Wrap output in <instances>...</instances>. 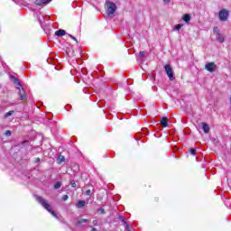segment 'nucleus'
<instances>
[{
    "mask_svg": "<svg viewBox=\"0 0 231 231\" xmlns=\"http://www.w3.org/2000/svg\"><path fill=\"white\" fill-rule=\"evenodd\" d=\"M34 198L36 199V201H38V203H41L42 207H43V208L47 209L48 212H50V214H51V216H53L54 217H57V213H55V211H53V209L51 208V206L46 201V199H44V198L39 196V195H34Z\"/></svg>",
    "mask_w": 231,
    "mask_h": 231,
    "instance_id": "f257e3e1",
    "label": "nucleus"
},
{
    "mask_svg": "<svg viewBox=\"0 0 231 231\" xmlns=\"http://www.w3.org/2000/svg\"><path fill=\"white\" fill-rule=\"evenodd\" d=\"M228 17H230V12L226 9H222L218 12V18L221 23H226L228 21Z\"/></svg>",
    "mask_w": 231,
    "mask_h": 231,
    "instance_id": "f03ea898",
    "label": "nucleus"
},
{
    "mask_svg": "<svg viewBox=\"0 0 231 231\" xmlns=\"http://www.w3.org/2000/svg\"><path fill=\"white\" fill-rule=\"evenodd\" d=\"M106 5L107 6V14L108 15H113L115 12H116V4L113 2L106 1Z\"/></svg>",
    "mask_w": 231,
    "mask_h": 231,
    "instance_id": "7ed1b4c3",
    "label": "nucleus"
},
{
    "mask_svg": "<svg viewBox=\"0 0 231 231\" xmlns=\"http://www.w3.org/2000/svg\"><path fill=\"white\" fill-rule=\"evenodd\" d=\"M164 69L166 71V75H168L170 80H174V72L172 71V68L171 64H166L164 66Z\"/></svg>",
    "mask_w": 231,
    "mask_h": 231,
    "instance_id": "20e7f679",
    "label": "nucleus"
},
{
    "mask_svg": "<svg viewBox=\"0 0 231 231\" xmlns=\"http://www.w3.org/2000/svg\"><path fill=\"white\" fill-rule=\"evenodd\" d=\"M205 68H206L207 71H209V73H214V71H216V68H217V66L214 62H209V63L206 64Z\"/></svg>",
    "mask_w": 231,
    "mask_h": 231,
    "instance_id": "39448f33",
    "label": "nucleus"
},
{
    "mask_svg": "<svg viewBox=\"0 0 231 231\" xmlns=\"http://www.w3.org/2000/svg\"><path fill=\"white\" fill-rule=\"evenodd\" d=\"M49 3H51V0H35V5L38 6H46Z\"/></svg>",
    "mask_w": 231,
    "mask_h": 231,
    "instance_id": "423d86ee",
    "label": "nucleus"
},
{
    "mask_svg": "<svg viewBox=\"0 0 231 231\" xmlns=\"http://www.w3.org/2000/svg\"><path fill=\"white\" fill-rule=\"evenodd\" d=\"M201 129L204 131V133L207 134L210 133V126L207 123H201Z\"/></svg>",
    "mask_w": 231,
    "mask_h": 231,
    "instance_id": "0eeeda50",
    "label": "nucleus"
},
{
    "mask_svg": "<svg viewBox=\"0 0 231 231\" xmlns=\"http://www.w3.org/2000/svg\"><path fill=\"white\" fill-rule=\"evenodd\" d=\"M13 82L14 84H16V86H18L16 87V89H21L22 88L23 91H24V88H23V85H21V81H19V79L14 78V79H13Z\"/></svg>",
    "mask_w": 231,
    "mask_h": 231,
    "instance_id": "6e6552de",
    "label": "nucleus"
},
{
    "mask_svg": "<svg viewBox=\"0 0 231 231\" xmlns=\"http://www.w3.org/2000/svg\"><path fill=\"white\" fill-rule=\"evenodd\" d=\"M55 35L57 37H63V35H66V31H64L63 29H60L55 32Z\"/></svg>",
    "mask_w": 231,
    "mask_h": 231,
    "instance_id": "1a4fd4ad",
    "label": "nucleus"
},
{
    "mask_svg": "<svg viewBox=\"0 0 231 231\" xmlns=\"http://www.w3.org/2000/svg\"><path fill=\"white\" fill-rule=\"evenodd\" d=\"M169 119L167 117H162L161 119V124L162 125V127H168L169 126Z\"/></svg>",
    "mask_w": 231,
    "mask_h": 231,
    "instance_id": "9d476101",
    "label": "nucleus"
},
{
    "mask_svg": "<svg viewBox=\"0 0 231 231\" xmlns=\"http://www.w3.org/2000/svg\"><path fill=\"white\" fill-rule=\"evenodd\" d=\"M190 19H192V17L190 16L189 14H185L182 16V20L184 21V23H190Z\"/></svg>",
    "mask_w": 231,
    "mask_h": 231,
    "instance_id": "9b49d317",
    "label": "nucleus"
},
{
    "mask_svg": "<svg viewBox=\"0 0 231 231\" xmlns=\"http://www.w3.org/2000/svg\"><path fill=\"white\" fill-rule=\"evenodd\" d=\"M216 39L218 42H225V38L221 32L216 35Z\"/></svg>",
    "mask_w": 231,
    "mask_h": 231,
    "instance_id": "f8f14e48",
    "label": "nucleus"
},
{
    "mask_svg": "<svg viewBox=\"0 0 231 231\" xmlns=\"http://www.w3.org/2000/svg\"><path fill=\"white\" fill-rule=\"evenodd\" d=\"M77 207L78 208H84L86 207V200H79Z\"/></svg>",
    "mask_w": 231,
    "mask_h": 231,
    "instance_id": "ddd939ff",
    "label": "nucleus"
},
{
    "mask_svg": "<svg viewBox=\"0 0 231 231\" xmlns=\"http://www.w3.org/2000/svg\"><path fill=\"white\" fill-rule=\"evenodd\" d=\"M60 187H62V182H61V181H57V182L54 184V189H55V190H59V189H60Z\"/></svg>",
    "mask_w": 231,
    "mask_h": 231,
    "instance_id": "4468645a",
    "label": "nucleus"
},
{
    "mask_svg": "<svg viewBox=\"0 0 231 231\" xmlns=\"http://www.w3.org/2000/svg\"><path fill=\"white\" fill-rule=\"evenodd\" d=\"M118 219H119V221L123 222V225H124L125 227L127 226V225H129V224H127V222L125 221V218H124V217L119 216V217H118Z\"/></svg>",
    "mask_w": 231,
    "mask_h": 231,
    "instance_id": "2eb2a0df",
    "label": "nucleus"
},
{
    "mask_svg": "<svg viewBox=\"0 0 231 231\" xmlns=\"http://www.w3.org/2000/svg\"><path fill=\"white\" fill-rule=\"evenodd\" d=\"M182 27H183V24L179 23V24H177V25H175V26L173 27V30L180 32V30H181Z\"/></svg>",
    "mask_w": 231,
    "mask_h": 231,
    "instance_id": "dca6fc26",
    "label": "nucleus"
},
{
    "mask_svg": "<svg viewBox=\"0 0 231 231\" xmlns=\"http://www.w3.org/2000/svg\"><path fill=\"white\" fill-rule=\"evenodd\" d=\"M82 223H89V220H88L86 218H81V219L78 220L77 225H82Z\"/></svg>",
    "mask_w": 231,
    "mask_h": 231,
    "instance_id": "f3484780",
    "label": "nucleus"
},
{
    "mask_svg": "<svg viewBox=\"0 0 231 231\" xmlns=\"http://www.w3.org/2000/svg\"><path fill=\"white\" fill-rule=\"evenodd\" d=\"M14 110H10L9 112H7L5 115V118H8V116H12V115H14Z\"/></svg>",
    "mask_w": 231,
    "mask_h": 231,
    "instance_id": "a211bd4d",
    "label": "nucleus"
},
{
    "mask_svg": "<svg viewBox=\"0 0 231 231\" xmlns=\"http://www.w3.org/2000/svg\"><path fill=\"white\" fill-rule=\"evenodd\" d=\"M213 33H215L216 35H218V33H221V32H219V27H214V28H213Z\"/></svg>",
    "mask_w": 231,
    "mask_h": 231,
    "instance_id": "6ab92c4d",
    "label": "nucleus"
},
{
    "mask_svg": "<svg viewBox=\"0 0 231 231\" xmlns=\"http://www.w3.org/2000/svg\"><path fill=\"white\" fill-rule=\"evenodd\" d=\"M97 212H99V214H101V215H104V214H106V209H104L103 208H99L97 209Z\"/></svg>",
    "mask_w": 231,
    "mask_h": 231,
    "instance_id": "aec40b11",
    "label": "nucleus"
},
{
    "mask_svg": "<svg viewBox=\"0 0 231 231\" xmlns=\"http://www.w3.org/2000/svg\"><path fill=\"white\" fill-rule=\"evenodd\" d=\"M58 160L62 163L66 160V158L63 155H59Z\"/></svg>",
    "mask_w": 231,
    "mask_h": 231,
    "instance_id": "412c9836",
    "label": "nucleus"
},
{
    "mask_svg": "<svg viewBox=\"0 0 231 231\" xmlns=\"http://www.w3.org/2000/svg\"><path fill=\"white\" fill-rule=\"evenodd\" d=\"M189 152H190V154H192L194 156V155H196L197 150L194 148H191V149H189Z\"/></svg>",
    "mask_w": 231,
    "mask_h": 231,
    "instance_id": "4be33fe9",
    "label": "nucleus"
},
{
    "mask_svg": "<svg viewBox=\"0 0 231 231\" xmlns=\"http://www.w3.org/2000/svg\"><path fill=\"white\" fill-rule=\"evenodd\" d=\"M139 57H141V59H143V57H145V51H141L139 52Z\"/></svg>",
    "mask_w": 231,
    "mask_h": 231,
    "instance_id": "5701e85b",
    "label": "nucleus"
},
{
    "mask_svg": "<svg viewBox=\"0 0 231 231\" xmlns=\"http://www.w3.org/2000/svg\"><path fill=\"white\" fill-rule=\"evenodd\" d=\"M5 136H12V131H10V130H7V131H5Z\"/></svg>",
    "mask_w": 231,
    "mask_h": 231,
    "instance_id": "b1692460",
    "label": "nucleus"
},
{
    "mask_svg": "<svg viewBox=\"0 0 231 231\" xmlns=\"http://www.w3.org/2000/svg\"><path fill=\"white\" fill-rule=\"evenodd\" d=\"M69 36L70 37V39H73V41H76L77 44H79V41L77 40V38L71 34H69Z\"/></svg>",
    "mask_w": 231,
    "mask_h": 231,
    "instance_id": "393cba45",
    "label": "nucleus"
},
{
    "mask_svg": "<svg viewBox=\"0 0 231 231\" xmlns=\"http://www.w3.org/2000/svg\"><path fill=\"white\" fill-rule=\"evenodd\" d=\"M20 98H21V100H26V98H27L26 94L23 93V95H21Z\"/></svg>",
    "mask_w": 231,
    "mask_h": 231,
    "instance_id": "a878e982",
    "label": "nucleus"
},
{
    "mask_svg": "<svg viewBox=\"0 0 231 231\" xmlns=\"http://www.w3.org/2000/svg\"><path fill=\"white\" fill-rule=\"evenodd\" d=\"M69 198V197L68 195H63L62 196V201H68Z\"/></svg>",
    "mask_w": 231,
    "mask_h": 231,
    "instance_id": "bb28decb",
    "label": "nucleus"
},
{
    "mask_svg": "<svg viewBox=\"0 0 231 231\" xmlns=\"http://www.w3.org/2000/svg\"><path fill=\"white\" fill-rule=\"evenodd\" d=\"M143 134H149V130L147 128H143Z\"/></svg>",
    "mask_w": 231,
    "mask_h": 231,
    "instance_id": "cd10ccee",
    "label": "nucleus"
},
{
    "mask_svg": "<svg viewBox=\"0 0 231 231\" xmlns=\"http://www.w3.org/2000/svg\"><path fill=\"white\" fill-rule=\"evenodd\" d=\"M70 185H71V187H73V189H75V187H77V183H75V180H70Z\"/></svg>",
    "mask_w": 231,
    "mask_h": 231,
    "instance_id": "c85d7f7f",
    "label": "nucleus"
},
{
    "mask_svg": "<svg viewBox=\"0 0 231 231\" xmlns=\"http://www.w3.org/2000/svg\"><path fill=\"white\" fill-rule=\"evenodd\" d=\"M85 194H86L87 196H91V189H88V190L85 192Z\"/></svg>",
    "mask_w": 231,
    "mask_h": 231,
    "instance_id": "c756f323",
    "label": "nucleus"
},
{
    "mask_svg": "<svg viewBox=\"0 0 231 231\" xmlns=\"http://www.w3.org/2000/svg\"><path fill=\"white\" fill-rule=\"evenodd\" d=\"M141 134H142L141 133L136 134L135 139H136V140H140Z\"/></svg>",
    "mask_w": 231,
    "mask_h": 231,
    "instance_id": "7c9ffc66",
    "label": "nucleus"
},
{
    "mask_svg": "<svg viewBox=\"0 0 231 231\" xmlns=\"http://www.w3.org/2000/svg\"><path fill=\"white\" fill-rule=\"evenodd\" d=\"M92 224L94 225V226H97V225H98V221L97 220H93Z\"/></svg>",
    "mask_w": 231,
    "mask_h": 231,
    "instance_id": "2f4dec72",
    "label": "nucleus"
},
{
    "mask_svg": "<svg viewBox=\"0 0 231 231\" xmlns=\"http://www.w3.org/2000/svg\"><path fill=\"white\" fill-rule=\"evenodd\" d=\"M22 145H28V141H23V142L22 143Z\"/></svg>",
    "mask_w": 231,
    "mask_h": 231,
    "instance_id": "473e14b6",
    "label": "nucleus"
},
{
    "mask_svg": "<svg viewBox=\"0 0 231 231\" xmlns=\"http://www.w3.org/2000/svg\"><path fill=\"white\" fill-rule=\"evenodd\" d=\"M39 162H41V158H36L35 163H39Z\"/></svg>",
    "mask_w": 231,
    "mask_h": 231,
    "instance_id": "72a5a7b5",
    "label": "nucleus"
},
{
    "mask_svg": "<svg viewBox=\"0 0 231 231\" xmlns=\"http://www.w3.org/2000/svg\"><path fill=\"white\" fill-rule=\"evenodd\" d=\"M10 79L14 80V79H15L16 78H15V76H14V75H10Z\"/></svg>",
    "mask_w": 231,
    "mask_h": 231,
    "instance_id": "f704fd0d",
    "label": "nucleus"
},
{
    "mask_svg": "<svg viewBox=\"0 0 231 231\" xmlns=\"http://www.w3.org/2000/svg\"><path fill=\"white\" fill-rule=\"evenodd\" d=\"M163 3H171V0H163Z\"/></svg>",
    "mask_w": 231,
    "mask_h": 231,
    "instance_id": "c9c22d12",
    "label": "nucleus"
},
{
    "mask_svg": "<svg viewBox=\"0 0 231 231\" xmlns=\"http://www.w3.org/2000/svg\"><path fill=\"white\" fill-rule=\"evenodd\" d=\"M18 90H19L18 94L20 95V97L21 95H23V92H21V89H18Z\"/></svg>",
    "mask_w": 231,
    "mask_h": 231,
    "instance_id": "e433bc0d",
    "label": "nucleus"
},
{
    "mask_svg": "<svg viewBox=\"0 0 231 231\" xmlns=\"http://www.w3.org/2000/svg\"><path fill=\"white\" fill-rule=\"evenodd\" d=\"M91 231H98L96 227H93Z\"/></svg>",
    "mask_w": 231,
    "mask_h": 231,
    "instance_id": "4c0bfd02",
    "label": "nucleus"
},
{
    "mask_svg": "<svg viewBox=\"0 0 231 231\" xmlns=\"http://www.w3.org/2000/svg\"><path fill=\"white\" fill-rule=\"evenodd\" d=\"M14 3H17V1H19V0H13Z\"/></svg>",
    "mask_w": 231,
    "mask_h": 231,
    "instance_id": "58836bf2",
    "label": "nucleus"
}]
</instances>
